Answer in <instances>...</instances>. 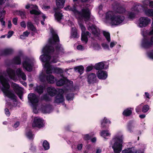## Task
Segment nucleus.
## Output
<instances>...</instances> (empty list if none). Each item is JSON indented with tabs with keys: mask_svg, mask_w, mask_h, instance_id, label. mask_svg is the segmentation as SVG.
Instances as JSON below:
<instances>
[{
	"mask_svg": "<svg viewBox=\"0 0 153 153\" xmlns=\"http://www.w3.org/2000/svg\"><path fill=\"white\" fill-rule=\"evenodd\" d=\"M0 89L3 92L6 102L5 109V114L9 115V108L10 104V69L0 74Z\"/></svg>",
	"mask_w": 153,
	"mask_h": 153,
	"instance_id": "nucleus-1",
	"label": "nucleus"
},
{
	"mask_svg": "<svg viewBox=\"0 0 153 153\" xmlns=\"http://www.w3.org/2000/svg\"><path fill=\"white\" fill-rule=\"evenodd\" d=\"M51 32L52 36L49 39V44L48 45L52 46V45H55V49L57 54H59L60 52H64V49L62 47V45L59 43L60 40L58 36L53 30H52Z\"/></svg>",
	"mask_w": 153,
	"mask_h": 153,
	"instance_id": "nucleus-2",
	"label": "nucleus"
},
{
	"mask_svg": "<svg viewBox=\"0 0 153 153\" xmlns=\"http://www.w3.org/2000/svg\"><path fill=\"white\" fill-rule=\"evenodd\" d=\"M43 54L40 56L41 61L43 62H49L51 59L50 54L53 53L54 48L53 46L46 45L42 50Z\"/></svg>",
	"mask_w": 153,
	"mask_h": 153,
	"instance_id": "nucleus-3",
	"label": "nucleus"
},
{
	"mask_svg": "<svg viewBox=\"0 0 153 153\" xmlns=\"http://www.w3.org/2000/svg\"><path fill=\"white\" fill-rule=\"evenodd\" d=\"M106 18L110 20L112 25H118L124 21V17L122 15H115L114 13L112 11H109L106 14Z\"/></svg>",
	"mask_w": 153,
	"mask_h": 153,
	"instance_id": "nucleus-4",
	"label": "nucleus"
},
{
	"mask_svg": "<svg viewBox=\"0 0 153 153\" xmlns=\"http://www.w3.org/2000/svg\"><path fill=\"white\" fill-rule=\"evenodd\" d=\"M110 144L112 146L114 153H120L122 150L123 140L119 136L114 137L110 141Z\"/></svg>",
	"mask_w": 153,
	"mask_h": 153,
	"instance_id": "nucleus-5",
	"label": "nucleus"
},
{
	"mask_svg": "<svg viewBox=\"0 0 153 153\" xmlns=\"http://www.w3.org/2000/svg\"><path fill=\"white\" fill-rule=\"evenodd\" d=\"M91 14L89 9L85 7L82 9L80 11H79L77 16L79 19H84L85 22H87L90 21Z\"/></svg>",
	"mask_w": 153,
	"mask_h": 153,
	"instance_id": "nucleus-6",
	"label": "nucleus"
},
{
	"mask_svg": "<svg viewBox=\"0 0 153 153\" xmlns=\"http://www.w3.org/2000/svg\"><path fill=\"white\" fill-rule=\"evenodd\" d=\"M142 47L145 49H148L153 45V36L150 38L146 37L143 38L141 42Z\"/></svg>",
	"mask_w": 153,
	"mask_h": 153,
	"instance_id": "nucleus-7",
	"label": "nucleus"
},
{
	"mask_svg": "<svg viewBox=\"0 0 153 153\" xmlns=\"http://www.w3.org/2000/svg\"><path fill=\"white\" fill-rule=\"evenodd\" d=\"M28 99L33 107L36 108L39 101L36 95L34 93L29 94L28 96Z\"/></svg>",
	"mask_w": 153,
	"mask_h": 153,
	"instance_id": "nucleus-8",
	"label": "nucleus"
},
{
	"mask_svg": "<svg viewBox=\"0 0 153 153\" xmlns=\"http://www.w3.org/2000/svg\"><path fill=\"white\" fill-rule=\"evenodd\" d=\"M10 83L12 88H13L15 93L17 95L20 99L22 100L23 99L22 97L23 91L21 90L19 85L13 82L11 83L10 82Z\"/></svg>",
	"mask_w": 153,
	"mask_h": 153,
	"instance_id": "nucleus-9",
	"label": "nucleus"
},
{
	"mask_svg": "<svg viewBox=\"0 0 153 153\" xmlns=\"http://www.w3.org/2000/svg\"><path fill=\"white\" fill-rule=\"evenodd\" d=\"M87 81L89 85L96 83L97 79L96 75L95 73H90L86 75Z\"/></svg>",
	"mask_w": 153,
	"mask_h": 153,
	"instance_id": "nucleus-10",
	"label": "nucleus"
},
{
	"mask_svg": "<svg viewBox=\"0 0 153 153\" xmlns=\"http://www.w3.org/2000/svg\"><path fill=\"white\" fill-rule=\"evenodd\" d=\"M151 20L148 17H141L139 19V25L142 27L147 26L150 22Z\"/></svg>",
	"mask_w": 153,
	"mask_h": 153,
	"instance_id": "nucleus-11",
	"label": "nucleus"
},
{
	"mask_svg": "<svg viewBox=\"0 0 153 153\" xmlns=\"http://www.w3.org/2000/svg\"><path fill=\"white\" fill-rule=\"evenodd\" d=\"M29 59L27 58L25 60L23 61L22 65L23 67L26 70L29 72H31L32 71L33 67L31 64L28 60Z\"/></svg>",
	"mask_w": 153,
	"mask_h": 153,
	"instance_id": "nucleus-12",
	"label": "nucleus"
},
{
	"mask_svg": "<svg viewBox=\"0 0 153 153\" xmlns=\"http://www.w3.org/2000/svg\"><path fill=\"white\" fill-rule=\"evenodd\" d=\"M44 124L42 120L40 118H35L32 124L33 127L41 128L43 127Z\"/></svg>",
	"mask_w": 153,
	"mask_h": 153,
	"instance_id": "nucleus-13",
	"label": "nucleus"
},
{
	"mask_svg": "<svg viewBox=\"0 0 153 153\" xmlns=\"http://www.w3.org/2000/svg\"><path fill=\"white\" fill-rule=\"evenodd\" d=\"M88 29L92 31V33L95 36H98L100 34V30L97 28L96 26L94 25H92L91 26H89Z\"/></svg>",
	"mask_w": 153,
	"mask_h": 153,
	"instance_id": "nucleus-14",
	"label": "nucleus"
},
{
	"mask_svg": "<svg viewBox=\"0 0 153 153\" xmlns=\"http://www.w3.org/2000/svg\"><path fill=\"white\" fill-rule=\"evenodd\" d=\"M10 100L12 101H10V109H11L12 107H16L17 105V97L14 94L12 93L10 90Z\"/></svg>",
	"mask_w": 153,
	"mask_h": 153,
	"instance_id": "nucleus-15",
	"label": "nucleus"
},
{
	"mask_svg": "<svg viewBox=\"0 0 153 153\" xmlns=\"http://www.w3.org/2000/svg\"><path fill=\"white\" fill-rule=\"evenodd\" d=\"M64 100L63 94L59 92L58 93L55 97L54 102L57 104H59L64 102Z\"/></svg>",
	"mask_w": 153,
	"mask_h": 153,
	"instance_id": "nucleus-16",
	"label": "nucleus"
},
{
	"mask_svg": "<svg viewBox=\"0 0 153 153\" xmlns=\"http://www.w3.org/2000/svg\"><path fill=\"white\" fill-rule=\"evenodd\" d=\"M97 76L99 79L104 80L108 76L107 72L105 71H98L97 73Z\"/></svg>",
	"mask_w": 153,
	"mask_h": 153,
	"instance_id": "nucleus-17",
	"label": "nucleus"
},
{
	"mask_svg": "<svg viewBox=\"0 0 153 153\" xmlns=\"http://www.w3.org/2000/svg\"><path fill=\"white\" fill-rule=\"evenodd\" d=\"M47 91L49 95L51 97H53L58 94L56 89L53 87H48L47 88Z\"/></svg>",
	"mask_w": 153,
	"mask_h": 153,
	"instance_id": "nucleus-18",
	"label": "nucleus"
},
{
	"mask_svg": "<svg viewBox=\"0 0 153 153\" xmlns=\"http://www.w3.org/2000/svg\"><path fill=\"white\" fill-rule=\"evenodd\" d=\"M56 83L57 86H60L63 85L64 84H68L69 82H70L67 78L64 77L63 79H60L58 80L56 79Z\"/></svg>",
	"mask_w": 153,
	"mask_h": 153,
	"instance_id": "nucleus-19",
	"label": "nucleus"
},
{
	"mask_svg": "<svg viewBox=\"0 0 153 153\" xmlns=\"http://www.w3.org/2000/svg\"><path fill=\"white\" fill-rule=\"evenodd\" d=\"M16 73L18 77H21L23 80H26V76L20 68H18L16 70Z\"/></svg>",
	"mask_w": 153,
	"mask_h": 153,
	"instance_id": "nucleus-20",
	"label": "nucleus"
},
{
	"mask_svg": "<svg viewBox=\"0 0 153 153\" xmlns=\"http://www.w3.org/2000/svg\"><path fill=\"white\" fill-rule=\"evenodd\" d=\"M13 13L14 15L20 16L22 19L26 18V13L24 11L16 10L13 11Z\"/></svg>",
	"mask_w": 153,
	"mask_h": 153,
	"instance_id": "nucleus-21",
	"label": "nucleus"
},
{
	"mask_svg": "<svg viewBox=\"0 0 153 153\" xmlns=\"http://www.w3.org/2000/svg\"><path fill=\"white\" fill-rule=\"evenodd\" d=\"M12 63L16 65H20L22 63L21 59L18 56H16L12 59Z\"/></svg>",
	"mask_w": 153,
	"mask_h": 153,
	"instance_id": "nucleus-22",
	"label": "nucleus"
},
{
	"mask_svg": "<svg viewBox=\"0 0 153 153\" xmlns=\"http://www.w3.org/2000/svg\"><path fill=\"white\" fill-rule=\"evenodd\" d=\"M104 64L102 62H99L96 64L94 65V68L97 70L100 71L104 69H106V68H104Z\"/></svg>",
	"mask_w": 153,
	"mask_h": 153,
	"instance_id": "nucleus-23",
	"label": "nucleus"
},
{
	"mask_svg": "<svg viewBox=\"0 0 153 153\" xmlns=\"http://www.w3.org/2000/svg\"><path fill=\"white\" fill-rule=\"evenodd\" d=\"M137 150L134 147H132L125 149L122 151V153H137Z\"/></svg>",
	"mask_w": 153,
	"mask_h": 153,
	"instance_id": "nucleus-24",
	"label": "nucleus"
},
{
	"mask_svg": "<svg viewBox=\"0 0 153 153\" xmlns=\"http://www.w3.org/2000/svg\"><path fill=\"white\" fill-rule=\"evenodd\" d=\"M133 120H130L128 123L127 125V128L128 131L131 133L133 132V129L134 128V126H133Z\"/></svg>",
	"mask_w": 153,
	"mask_h": 153,
	"instance_id": "nucleus-25",
	"label": "nucleus"
},
{
	"mask_svg": "<svg viewBox=\"0 0 153 153\" xmlns=\"http://www.w3.org/2000/svg\"><path fill=\"white\" fill-rule=\"evenodd\" d=\"M45 88L43 85H37L35 88V91L36 92L39 94L40 95L43 92V91Z\"/></svg>",
	"mask_w": 153,
	"mask_h": 153,
	"instance_id": "nucleus-26",
	"label": "nucleus"
},
{
	"mask_svg": "<svg viewBox=\"0 0 153 153\" xmlns=\"http://www.w3.org/2000/svg\"><path fill=\"white\" fill-rule=\"evenodd\" d=\"M132 108H128L124 110L123 112V115L126 117L130 116L132 113Z\"/></svg>",
	"mask_w": 153,
	"mask_h": 153,
	"instance_id": "nucleus-27",
	"label": "nucleus"
},
{
	"mask_svg": "<svg viewBox=\"0 0 153 153\" xmlns=\"http://www.w3.org/2000/svg\"><path fill=\"white\" fill-rule=\"evenodd\" d=\"M65 0H56V6L60 8H62L65 6Z\"/></svg>",
	"mask_w": 153,
	"mask_h": 153,
	"instance_id": "nucleus-28",
	"label": "nucleus"
},
{
	"mask_svg": "<svg viewBox=\"0 0 153 153\" xmlns=\"http://www.w3.org/2000/svg\"><path fill=\"white\" fill-rule=\"evenodd\" d=\"M28 29L35 33H37V30L36 27L31 22H28L27 24Z\"/></svg>",
	"mask_w": 153,
	"mask_h": 153,
	"instance_id": "nucleus-29",
	"label": "nucleus"
},
{
	"mask_svg": "<svg viewBox=\"0 0 153 153\" xmlns=\"http://www.w3.org/2000/svg\"><path fill=\"white\" fill-rule=\"evenodd\" d=\"M54 16L56 19L59 22L61 21L63 16L62 14L59 12H56Z\"/></svg>",
	"mask_w": 153,
	"mask_h": 153,
	"instance_id": "nucleus-30",
	"label": "nucleus"
},
{
	"mask_svg": "<svg viewBox=\"0 0 153 153\" xmlns=\"http://www.w3.org/2000/svg\"><path fill=\"white\" fill-rule=\"evenodd\" d=\"M48 82L49 83L53 84L56 81V79H55L54 76L50 74L47 77V80Z\"/></svg>",
	"mask_w": 153,
	"mask_h": 153,
	"instance_id": "nucleus-31",
	"label": "nucleus"
},
{
	"mask_svg": "<svg viewBox=\"0 0 153 153\" xmlns=\"http://www.w3.org/2000/svg\"><path fill=\"white\" fill-rule=\"evenodd\" d=\"M75 71H77L81 75L84 71V68L83 66L80 65L75 67L74 68Z\"/></svg>",
	"mask_w": 153,
	"mask_h": 153,
	"instance_id": "nucleus-32",
	"label": "nucleus"
},
{
	"mask_svg": "<svg viewBox=\"0 0 153 153\" xmlns=\"http://www.w3.org/2000/svg\"><path fill=\"white\" fill-rule=\"evenodd\" d=\"M144 13L146 15L148 16H153V9H146L144 11Z\"/></svg>",
	"mask_w": 153,
	"mask_h": 153,
	"instance_id": "nucleus-33",
	"label": "nucleus"
},
{
	"mask_svg": "<svg viewBox=\"0 0 153 153\" xmlns=\"http://www.w3.org/2000/svg\"><path fill=\"white\" fill-rule=\"evenodd\" d=\"M47 76L45 74L42 73L39 76V79L40 81L44 82L46 80H47Z\"/></svg>",
	"mask_w": 153,
	"mask_h": 153,
	"instance_id": "nucleus-34",
	"label": "nucleus"
},
{
	"mask_svg": "<svg viewBox=\"0 0 153 153\" xmlns=\"http://www.w3.org/2000/svg\"><path fill=\"white\" fill-rule=\"evenodd\" d=\"M108 130H102L101 132V136L105 138H106L105 137L110 135L111 134L108 132Z\"/></svg>",
	"mask_w": 153,
	"mask_h": 153,
	"instance_id": "nucleus-35",
	"label": "nucleus"
},
{
	"mask_svg": "<svg viewBox=\"0 0 153 153\" xmlns=\"http://www.w3.org/2000/svg\"><path fill=\"white\" fill-rule=\"evenodd\" d=\"M42 146L45 150H47L50 149V146L49 143L47 140H45L42 143Z\"/></svg>",
	"mask_w": 153,
	"mask_h": 153,
	"instance_id": "nucleus-36",
	"label": "nucleus"
},
{
	"mask_svg": "<svg viewBox=\"0 0 153 153\" xmlns=\"http://www.w3.org/2000/svg\"><path fill=\"white\" fill-rule=\"evenodd\" d=\"M72 30L71 31V34L72 36L74 38H78L79 37V36L77 34V30L76 28L72 27Z\"/></svg>",
	"mask_w": 153,
	"mask_h": 153,
	"instance_id": "nucleus-37",
	"label": "nucleus"
},
{
	"mask_svg": "<svg viewBox=\"0 0 153 153\" xmlns=\"http://www.w3.org/2000/svg\"><path fill=\"white\" fill-rule=\"evenodd\" d=\"M51 106L50 105H46L45 106L42 108V110L45 113L48 112L49 110L51 109Z\"/></svg>",
	"mask_w": 153,
	"mask_h": 153,
	"instance_id": "nucleus-38",
	"label": "nucleus"
},
{
	"mask_svg": "<svg viewBox=\"0 0 153 153\" xmlns=\"http://www.w3.org/2000/svg\"><path fill=\"white\" fill-rule=\"evenodd\" d=\"M41 100H44L46 102L49 101L51 100L48 95L47 94L43 95L41 97Z\"/></svg>",
	"mask_w": 153,
	"mask_h": 153,
	"instance_id": "nucleus-39",
	"label": "nucleus"
},
{
	"mask_svg": "<svg viewBox=\"0 0 153 153\" xmlns=\"http://www.w3.org/2000/svg\"><path fill=\"white\" fill-rule=\"evenodd\" d=\"M104 36L106 39L109 42L111 41L110 34L109 32H107L105 31H103V32Z\"/></svg>",
	"mask_w": 153,
	"mask_h": 153,
	"instance_id": "nucleus-40",
	"label": "nucleus"
},
{
	"mask_svg": "<svg viewBox=\"0 0 153 153\" xmlns=\"http://www.w3.org/2000/svg\"><path fill=\"white\" fill-rule=\"evenodd\" d=\"M29 8L33 9H38V7L36 5L30 4H28L26 5L25 8L26 9H28Z\"/></svg>",
	"mask_w": 153,
	"mask_h": 153,
	"instance_id": "nucleus-41",
	"label": "nucleus"
},
{
	"mask_svg": "<svg viewBox=\"0 0 153 153\" xmlns=\"http://www.w3.org/2000/svg\"><path fill=\"white\" fill-rule=\"evenodd\" d=\"M85 33H82L81 34V40L85 42L86 43L88 41L87 36L85 34Z\"/></svg>",
	"mask_w": 153,
	"mask_h": 153,
	"instance_id": "nucleus-42",
	"label": "nucleus"
},
{
	"mask_svg": "<svg viewBox=\"0 0 153 153\" xmlns=\"http://www.w3.org/2000/svg\"><path fill=\"white\" fill-rule=\"evenodd\" d=\"M36 9H33L30 11V13L31 14H33L36 16H38L39 15L41 12L40 11L37 10Z\"/></svg>",
	"mask_w": 153,
	"mask_h": 153,
	"instance_id": "nucleus-43",
	"label": "nucleus"
},
{
	"mask_svg": "<svg viewBox=\"0 0 153 153\" xmlns=\"http://www.w3.org/2000/svg\"><path fill=\"white\" fill-rule=\"evenodd\" d=\"M10 79H13L16 80L17 79V78L16 77L15 72L13 73V70L10 68Z\"/></svg>",
	"mask_w": 153,
	"mask_h": 153,
	"instance_id": "nucleus-44",
	"label": "nucleus"
},
{
	"mask_svg": "<svg viewBox=\"0 0 153 153\" xmlns=\"http://www.w3.org/2000/svg\"><path fill=\"white\" fill-rule=\"evenodd\" d=\"M53 72L57 74H61L63 73V71L62 70L59 68H53Z\"/></svg>",
	"mask_w": 153,
	"mask_h": 153,
	"instance_id": "nucleus-45",
	"label": "nucleus"
},
{
	"mask_svg": "<svg viewBox=\"0 0 153 153\" xmlns=\"http://www.w3.org/2000/svg\"><path fill=\"white\" fill-rule=\"evenodd\" d=\"M74 97V94L73 93L68 94L66 96L67 100L69 101L73 100Z\"/></svg>",
	"mask_w": 153,
	"mask_h": 153,
	"instance_id": "nucleus-46",
	"label": "nucleus"
},
{
	"mask_svg": "<svg viewBox=\"0 0 153 153\" xmlns=\"http://www.w3.org/2000/svg\"><path fill=\"white\" fill-rule=\"evenodd\" d=\"M26 135L27 137L30 140L33 139V134H32V131L30 130L26 133Z\"/></svg>",
	"mask_w": 153,
	"mask_h": 153,
	"instance_id": "nucleus-47",
	"label": "nucleus"
},
{
	"mask_svg": "<svg viewBox=\"0 0 153 153\" xmlns=\"http://www.w3.org/2000/svg\"><path fill=\"white\" fill-rule=\"evenodd\" d=\"M149 109V106L147 105H143L142 108V111L143 113H146L147 112Z\"/></svg>",
	"mask_w": 153,
	"mask_h": 153,
	"instance_id": "nucleus-48",
	"label": "nucleus"
},
{
	"mask_svg": "<svg viewBox=\"0 0 153 153\" xmlns=\"http://www.w3.org/2000/svg\"><path fill=\"white\" fill-rule=\"evenodd\" d=\"M125 11V9L121 7H118L117 9V12L120 13H124Z\"/></svg>",
	"mask_w": 153,
	"mask_h": 153,
	"instance_id": "nucleus-49",
	"label": "nucleus"
},
{
	"mask_svg": "<svg viewBox=\"0 0 153 153\" xmlns=\"http://www.w3.org/2000/svg\"><path fill=\"white\" fill-rule=\"evenodd\" d=\"M71 11L73 12L75 15H78L79 11L76 9V7L75 6L73 5L72 7Z\"/></svg>",
	"mask_w": 153,
	"mask_h": 153,
	"instance_id": "nucleus-50",
	"label": "nucleus"
},
{
	"mask_svg": "<svg viewBox=\"0 0 153 153\" xmlns=\"http://www.w3.org/2000/svg\"><path fill=\"white\" fill-rule=\"evenodd\" d=\"M53 69V68H52L51 66H49L47 68L46 73L48 74H52Z\"/></svg>",
	"mask_w": 153,
	"mask_h": 153,
	"instance_id": "nucleus-51",
	"label": "nucleus"
},
{
	"mask_svg": "<svg viewBox=\"0 0 153 153\" xmlns=\"http://www.w3.org/2000/svg\"><path fill=\"white\" fill-rule=\"evenodd\" d=\"M94 68V66L92 65H88L85 68L86 72H89L92 70Z\"/></svg>",
	"mask_w": 153,
	"mask_h": 153,
	"instance_id": "nucleus-52",
	"label": "nucleus"
},
{
	"mask_svg": "<svg viewBox=\"0 0 153 153\" xmlns=\"http://www.w3.org/2000/svg\"><path fill=\"white\" fill-rule=\"evenodd\" d=\"M135 17V14L134 13L130 12L128 13V18L129 19H133Z\"/></svg>",
	"mask_w": 153,
	"mask_h": 153,
	"instance_id": "nucleus-53",
	"label": "nucleus"
},
{
	"mask_svg": "<svg viewBox=\"0 0 153 153\" xmlns=\"http://www.w3.org/2000/svg\"><path fill=\"white\" fill-rule=\"evenodd\" d=\"M79 25L82 31V33H85L86 28L82 24L80 23Z\"/></svg>",
	"mask_w": 153,
	"mask_h": 153,
	"instance_id": "nucleus-54",
	"label": "nucleus"
},
{
	"mask_svg": "<svg viewBox=\"0 0 153 153\" xmlns=\"http://www.w3.org/2000/svg\"><path fill=\"white\" fill-rule=\"evenodd\" d=\"M101 125L102 128H106L108 127V125L104 122L101 121Z\"/></svg>",
	"mask_w": 153,
	"mask_h": 153,
	"instance_id": "nucleus-55",
	"label": "nucleus"
},
{
	"mask_svg": "<svg viewBox=\"0 0 153 153\" xmlns=\"http://www.w3.org/2000/svg\"><path fill=\"white\" fill-rule=\"evenodd\" d=\"M30 150L33 152H35L36 150V146H34L32 143H31Z\"/></svg>",
	"mask_w": 153,
	"mask_h": 153,
	"instance_id": "nucleus-56",
	"label": "nucleus"
},
{
	"mask_svg": "<svg viewBox=\"0 0 153 153\" xmlns=\"http://www.w3.org/2000/svg\"><path fill=\"white\" fill-rule=\"evenodd\" d=\"M142 105H140L138 106L135 109L136 112L137 113H138L140 112L142 108Z\"/></svg>",
	"mask_w": 153,
	"mask_h": 153,
	"instance_id": "nucleus-57",
	"label": "nucleus"
},
{
	"mask_svg": "<svg viewBox=\"0 0 153 153\" xmlns=\"http://www.w3.org/2000/svg\"><path fill=\"white\" fill-rule=\"evenodd\" d=\"M139 6L138 5H137L134 6L133 8V10L137 12H139L140 9L139 8Z\"/></svg>",
	"mask_w": 153,
	"mask_h": 153,
	"instance_id": "nucleus-58",
	"label": "nucleus"
},
{
	"mask_svg": "<svg viewBox=\"0 0 153 153\" xmlns=\"http://www.w3.org/2000/svg\"><path fill=\"white\" fill-rule=\"evenodd\" d=\"M101 121L104 122V123H106L107 124H108V123H111V122L110 120H109L108 119H107L106 117H105L104 119L102 120H101Z\"/></svg>",
	"mask_w": 153,
	"mask_h": 153,
	"instance_id": "nucleus-59",
	"label": "nucleus"
},
{
	"mask_svg": "<svg viewBox=\"0 0 153 153\" xmlns=\"http://www.w3.org/2000/svg\"><path fill=\"white\" fill-rule=\"evenodd\" d=\"M102 46L104 49H107L108 50H109V46L108 44L103 43L102 44Z\"/></svg>",
	"mask_w": 153,
	"mask_h": 153,
	"instance_id": "nucleus-60",
	"label": "nucleus"
},
{
	"mask_svg": "<svg viewBox=\"0 0 153 153\" xmlns=\"http://www.w3.org/2000/svg\"><path fill=\"white\" fill-rule=\"evenodd\" d=\"M18 18L17 17L14 18L13 19V24L15 25H16L17 24Z\"/></svg>",
	"mask_w": 153,
	"mask_h": 153,
	"instance_id": "nucleus-61",
	"label": "nucleus"
},
{
	"mask_svg": "<svg viewBox=\"0 0 153 153\" xmlns=\"http://www.w3.org/2000/svg\"><path fill=\"white\" fill-rule=\"evenodd\" d=\"M83 139L85 140H88L90 139V137L88 134H87L84 137Z\"/></svg>",
	"mask_w": 153,
	"mask_h": 153,
	"instance_id": "nucleus-62",
	"label": "nucleus"
},
{
	"mask_svg": "<svg viewBox=\"0 0 153 153\" xmlns=\"http://www.w3.org/2000/svg\"><path fill=\"white\" fill-rule=\"evenodd\" d=\"M23 56V51L21 50H19L18 52V55L17 56H18L19 57L22 56Z\"/></svg>",
	"mask_w": 153,
	"mask_h": 153,
	"instance_id": "nucleus-63",
	"label": "nucleus"
},
{
	"mask_svg": "<svg viewBox=\"0 0 153 153\" xmlns=\"http://www.w3.org/2000/svg\"><path fill=\"white\" fill-rule=\"evenodd\" d=\"M148 55L150 58L153 59V50L149 53Z\"/></svg>",
	"mask_w": 153,
	"mask_h": 153,
	"instance_id": "nucleus-64",
	"label": "nucleus"
}]
</instances>
